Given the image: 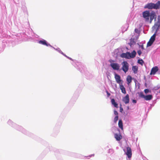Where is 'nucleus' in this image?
Masks as SVG:
<instances>
[{"instance_id":"nucleus-6","label":"nucleus","mask_w":160,"mask_h":160,"mask_svg":"<svg viewBox=\"0 0 160 160\" xmlns=\"http://www.w3.org/2000/svg\"><path fill=\"white\" fill-rule=\"evenodd\" d=\"M122 101L126 104L129 103V98L128 94H127L122 99Z\"/></svg>"},{"instance_id":"nucleus-30","label":"nucleus","mask_w":160,"mask_h":160,"mask_svg":"<svg viewBox=\"0 0 160 160\" xmlns=\"http://www.w3.org/2000/svg\"><path fill=\"white\" fill-rule=\"evenodd\" d=\"M123 110V108L121 106L120 107V111L121 112H122V111Z\"/></svg>"},{"instance_id":"nucleus-33","label":"nucleus","mask_w":160,"mask_h":160,"mask_svg":"<svg viewBox=\"0 0 160 160\" xmlns=\"http://www.w3.org/2000/svg\"><path fill=\"white\" fill-rule=\"evenodd\" d=\"M140 47L142 49H144L143 45H141V46H140Z\"/></svg>"},{"instance_id":"nucleus-8","label":"nucleus","mask_w":160,"mask_h":160,"mask_svg":"<svg viewBox=\"0 0 160 160\" xmlns=\"http://www.w3.org/2000/svg\"><path fill=\"white\" fill-rule=\"evenodd\" d=\"M158 69L157 67L156 66L155 67H153L151 70L150 74H155V73L158 71Z\"/></svg>"},{"instance_id":"nucleus-3","label":"nucleus","mask_w":160,"mask_h":160,"mask_svg":"<svg viewBox=\"0 0 160 160\" xmlns=\"http://www.w3.org/2000/svg\"><path fill=\"white\" fill-rule=\"evenodd\" d=\"M122 69L123 71L126 73L129 69V64L127 61H124L122 63Z\"/></svg>"},{"instance_id":"nucleus-28","label":"nucleus","mask_w":160,"mask_h":160,"mask_svg":"<svg viewBox=\"0 0 160 160\" xmlns=\"http://www.w3.org/2000/svg\"><path fill=\"white\" fill-rule=\"evenodd\" d=\"M114 114L115 115H116V116H118V112L116 111H114Z\"/></svg>"},{"instance_id":"nucleus-4","label":"nucleus","mask_w":160,"mask_h":160,"mask_svg":"<svg viewBox=\"0 0 160 160\" xmlns=\"http://www.w3.org/2000/svg\"><path fill=\"white\" fill-rule=\"evenodd\" d=\"M110 66L114 70L118 71L119 70L120 66L119 64L118 63H111L110 64Z\"/></svg>"},{"instance_id":"nucleus-21","label":"nucleus","mask_w":160,"mask_h":160,"mask_svg":"<svg viewBox=\"0 0 160 160\" xmlns=\"http://www.w3.org/2000/svg\"><path fill=\"white\" fill-rule=\"evenodd\" d=\"M138 63L142 65L144 63V62L142 59L138 60Z\"/></svg>"},{"instance_id":"nucleus-20","label":"nucleus","mask_w":160,"mask_h":160,"mask_svg":"<svg viewBox=\"0 0 160 160\" xmlns=\"http://www.w3.org/2000/svg\"><path fill=\"white\" fill-rule=\"evenodd\" d=\"M132 69L135 73H136L137 71L138 68L136 66H133L132 67Z\"/></svg>"},{"instance_id":"nucleus-10","label":"nucleus","mask_w":160,"mask_h":160,"mask_svg":"<svg viewBox=\"0 0 160 160\" xmlns=\"http://www.w3.org/2000/svg\"><path fill=\"white\" fill-rule=\"evenodd\" d=\"M39 43L43 45H46L47 46H51V45L50 44H48L47 43V41L44 40L39 41Z\"/></svg>"},{"instance_id":"nucleus-25","label":"nucleus","mask_w":160,"mask_h":160,"mask_svg":"<svg viewBox=\"0 0 160 160\" xmlns=\"http://www.w3.org/2000/svg\"><path fill=\"white\" fill-rule=\"evenodd\" d=\"M137 53L140 56L142 53V52L140 50H139L137 51Z\"/></svg>"},{"instance_id":"nucleus-34","label":"nucleus","mask_w":160,"mask_h":160,"mask_svg":"<svg viewBox=\"0 0 160 160\" xmlns=\"http://www.w3.org/2000/svg\"><path fill=\"white\" fill-rule=\"evenodd\" d=\"M132 102H133L134 103H136L137 101L135 100H133Z\"/></svg>"},{"instance_id":"nucleus-35","label":"nucleus","mask_w":160,"mask_h":160,"mask_svg":"<svg viewBox=\"0 0 160 160\" xmlns=\"http://www.w3.org/2000/svg\"><path fill=\"white\" fill-rule=\"evenodd\" d=\"M63 55L65 56V57H68L65 54H63Z\"/></svg>"},{"instance_id":"nucleus-24","label":"nucleus","mask_w":160,"mask_h":160,"mask_svg":"<svg viewBox=\"0 0 160 160\" xmlns=\"http://www.w3.org/2000/svg\"><path fill=\"white\" fill-rule=\"evenodd\" d=\"M140 96L144 98L145 96L142 93H141L140 94Z\"/></svg>"},{"instance_id":"nucleus-29","label":"nucleus","mask_w":160,"mask_h":160,"mask_svg":"<svg viewBox=\"0 0 160 160\" xmlns=\"http://www.w3.org/2000/svg\"><path fill=\"white\" fill-rule=\"evenodd\" d=\"M106 93L107 94L108 97H109L110 95V94L108 91H106Z\"/></svg>"},{"instance_id":"nucleus-9","label":"nucleus","mask_w":160,"mask_h":160,"mask_svg":"<svg viewBox=\"0 0 160 160\" xmlns=\"http://www.w3.org/2000/svg\"><path fill=\"white\" fill-rule=\"evenodd\" d=\"M115 78L116 82L118 83H120L121 80L120 76L119 75L115 73Z\"/></svg>"},{"instance_id":"nucleus-16","label":"nucleus","mask_w":160,"mask_h":160,"mask_svg":"<svg viewBox=\"0 0 160 160\" xmlns=\"http://www.w3.org/2000/svg\"><path fill=\"white\" fill-rule=\"evenodd\" d=\"M152 97L151 95H149L145 96L144 99L146 100H150L152 99Z\"/></svg>"},{"instance_id":"nucleus-2","label":"nucleus","mask_w":160,"mask_h":160,"mask_svg":"<svg viewBox=\"0 0 160 160\" xmlns=\"http://www.w3.org/2000/svg\"><path fill=\"white\" fill-rule=\"evenodd\" d=\"M144 8L149 9H158L160 8V1H158L155 4L153 3H149L146 4Z\"/></svg>"},{"instance_id":"nucleus-36","label":"nucleus","mask_w":160,"mask_h":160,"mask_svg":"<svg viewBox=\"0 0 160 160\" xmlns=\"http://www.w3.org/2000/svg\"><path fill=\"white\" fill-rule=\"evenodd\" d=\"M67 58H68L70 60H71L72 59V58H69V57H67Z\"/></svg>"},{"instance_id":"nucleus-14","label":"nucleus","mask_w":160,"mask_h":160,"mask_svg":"<svg viewBox=\"0 0 160 160\" xmlns=\"http://www.w3.org/2000/svg\"><path fill=\"white\" fill-rule=\"evenodd\" d=\"M112 104L116 108H118V104L115 102L114 99L112 98L111 100Z\"/></svg>"},{"instance_id":"nucleus-22","label":"nucleus","mask_w":160,"mask_h":160,"mask_svg":"<svg viewBox=\"0 0 160 160\" xmlns=\"http://www.w3.org/2000/svg\"><path fill=\"white\" fill-rule=\"evenodd\" d=\"M118 119V116H116L114 118V122L116 123Z\"/></svg>"},{"instance_id":"nucleus-1","label":"nucleus","mask_w":160,"mask_h":160,"mask_svg":"<svg viewBox=\"0 0 160 160\" xmlns=\"http://www.w3.org/2000/svg\"><path fill=\"white\" fill-rule=\"evenodd\" d=\"M143 17L145 19L146 22L150 21L151 23L154 19L155 21L156 20V15L155 12L154 11L150 13L148 11H145L142 12Z\"/></svg>"},{"instance_id":"nucleus-5","label":"nucleus","mask_w":160,"mask_h":160,"mask_svg":"<svg viewBox=\"0 0 160 160\" xmlns=\"http://www.w3.org/2000/svg\"><path fill=\"white\" fill-rule=\"evenodd\" d=\"M127 151L125 152L126 154L127 155L128 158H130L132 156V152L131 148L128 147L126 148Z\"/></svg>"},{"instance_id":"nucleus-13","label":"nucleus","mask_w":160,"mask_h":160,"mask_svg":"<svg viewBox=\"0 0 160 160\" xmlns=\"http://www.w3.org/2000/svg\"><path fill=\"white\" fill-rule=\"evenodd\" d=\"M160 26V22H157L154 24V27L156 29V31H157L159 29V28Z\"/></svg>"},{"instance_id":"nucleus-18","label":"nucleus","mask_w":160,"mask_h":160,"mask_svg":"<svg viewBox=\"0 0 160 160\" xmlns=\"http://www.w3.org/2000/svg\"><path fill=\"white\" fill-rule=\"evenodd\" d=\"M120 88L122 92L124 94H126V92L125 90V88L123 85H120Z\"/></svg>"},{"instance_id":"nucleus-15","label":"nucleus","mask_w":160,"mask_h":160,"mask_svg":"<svg viewBox=\"0 0 160 160\" xmlns=\"http://www.w3.org/2000/svg\"><path fill=\"white\" fill-rule=\"evenodd\" d=\"M155 40L152 39L150 38L149 41L147 43V47H149L151 46L153 42Z\"/></svg>"},{"instance_id":"nucleus-7","label":"nucleus","mask_w":160,"mask_h":160,"mask_svg":"<svg viewBox=\"0 0 160 160\" xmlns=\"http://www.w3.org/2000/svg\"><path fill=\"white\" fill-rule=\"evenodd\" d=\"M121 56L122 58H124L127 59L130 58V53L127 52L126 53H122L121 55Z\"/></svg>"},{"instance_id":"nucleus-27","label":"nucleus","mask_w":160,"mask_h":160,"mask_svg":"<svg viewBox=\"0 0 160 160\" xmlns=\"http://www.w3.org/2000/svg\"><path fill=\"white\" fill-rule=\"evenodd\" d=\"M149 92V90L148 89H146L144 90V92L145 93H147Z\"/></svg>"},{"instance_id":"nucleus-12","label":"nucleus","mask_w":160,"mask_h":160,"mask_svg":"<svg viewBox=\"0 0 160 160\" xmlns=\"http://www.w3.org/2000/svg\"><path fill=\"white\" fill-rule=\"evenodd\" d=\"M132 78L131 76L128 75L127 78L126 80L127 82V84L129 85L132 81Z\"/></svg>"},{"instance_id":"nucleus-26","label":"nucleus","mask_w":160,"mask_h":160,"mask_svg":"<svg viewBox=\"0 0 160 160\" xmlns=\"http://www.w3.org/2000/svg\"><path fill=\"white\" fill-rule=\"evenodd\" d=\"M158 22H160V15H158Z\"/></svg>"},{"instance_id":"nucleus-19","label":"nucleus","mask_w":160,"mask_h":160,"mask_svg":"<svg viewBox=\"0 0 160 160\" xmlns=\"http://www.w3.org/2000/svg\"><path fill=\"white\" fill-rule=\"evenodd\" d=\"M136 52L135 50H133L131 53H130V58H134L136 55Z\"/></svg>"},{"instance_id":"nucleus-37","label":"nucleus","mask_w":160,"mask_h":160,"mask_svg":"<svg viewBox=\"0 0 160 160\" xmlns=\"http://www.w3.org/2000/svg\"><path fill=\"white\" fill-rule=\"evenodd\" d=\"M62 55H63V54H64L63 52H62L61 53Z\"/></svg>"},{"instance_id":"nucleus-23","label":"nucleus","mask_w":160,"mask_h":160,"mask_svg":"<svg viewBox=\"0 0 160 160\" xmlns=\"http://www.w3.org/2000/svg\"><path fill=\"white\" fill-rule=\"evenodd\" d=\"M156 37V34L154 33L150 38L152 39L155 40Z\"/></svg>"},{"instance_id":"nucleus-31","label":"nucleus","mask_w":160,"mask_h":160,"mask_svg":"<svg viewBox=\"0 0 160 160\" xmlns=\"http://www.w3.org/2000/svg\"><path fill=\"white\" fill-rule=\"evenodd\" d=\"M134 31H135V32H136L137 33H138V29L135 28V29Z\"/></svg>"},{"instance_id":"nucleus-17","label":"nucleus","mask_w":160,"mask_h":160,"mask_svg":"<svg viewBox=\"0 0 160 160\" xmlns=\"http://www.w3.org/2000/svg\"><path fill=\"white\" fill-rule=\"evenodd\" d=\"M118 125L119 127L122 130L123 129V123L121 120H119L118 122Z\"/></svg>"},{"instance_id":"nucleus-32","label":"nucleus","mask_w":160,"mask_h":160,"mask_svg":"<svg viewBox=\"0 0 160 160\" xmlns=\"http://www.w3.org/2000/svg\"><path fill=\"white\" fill-rule=\"evenodd\" d=\"M114 62V61L113 60H112V59H110L109 60V62L110 63V64L111 63H113V62Z\"/></svg>"},{"instance_id":"nucleus-11","label":"nucleus","mask_w":160,"mask_h":160,"mask_svg":"<svg viewBox=\"0 0 160 160\" xmlns=\"http://www.w3.org/2000/svg\"><path fill=\"white\" fill-rule=\"evenodd\" d=\"M114 137L117 141H119L122 138V136L120 134L117 133L114 134Z\"/></svg>"}]
</instances>
